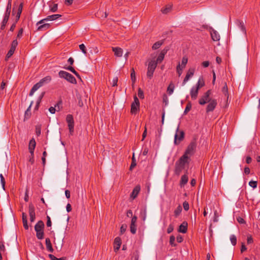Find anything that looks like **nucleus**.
Wrapping results in <instances>:
<instances>
[{
  "label": "nucleus",
  "instance_id": "obj_36",
  "mask_svg": "<svg viewBox=\"0 0 260 260\" xmlns=\"http://www.w3.org/2000/svg\"><path fill=\"white\" fill-rule=\"evenodd\" d=\"M182 211V207L180 205L178 206L174 211V215L175 217L178 216Z\"/></svg>",
  "mask_w": 260,
  "mask_h": 260
},
{
  "label": "nucleus",
  "instance_id": "obj_49",
  "mask_svg": "<svg viewBox=\"0 0 260 260\" xmlns=\"http://www.w3.org/2000/svg\"><path fill=\"white\" fill-rule=\"evenodd\" d=\"M64 69L67 70H69L70 71H71V72H72L73 74H77V72L75 70V69L71 66H69L68 67H64Z\"/></svg>",
  "mask_w": 260,
  "mask_h": 260
},
{
  "label": "nucleus",
  "instance_id": "obj_43",
  "mask_svg": "<svg viewBox=\"0 0 260 260\" xmlns=\"http://www.w3.org/2000/svg\"><path fill=\"white\" fill-rule=\"evenodd\" d=\"M222 91L224 94L225 96H228V88L226 83H225V85L222 88Z\"/></svg>",
  "mask_w": 260,
  "mask_h": 260
},
{
  "label": "nucleus",
  "instance_id": "obj_40",
  "mask_svg": "<svg viewBox=\"0 0 260 260\" xmlns=\"http://www.w3.org/2000/svg\"><path fill=\"white\" fill-rule=\"evenodd\" d=\"M230 240L233 246H235L237 244V238L234 235H232L230 237Z\"/></svg>",
  "mask_w": 260,
  "mask_h": 260
},
{
  "label": "nucleus",
  "instance_id": "obj_19",
  "mask_svg": "<svg viewBox=\"0 0 260 260\" xmlns=\"http://www.w3.org/2000/svg\"><path fill=\"white\" fill-rule=\"evenodd\" d=\"M187 226L188 224L186 222H183L179 227L178 232L183 234L186 233L187 231Z\"/></svg>",
  "mask_w": 260,
  "mask_h": 260
},
{
  "label": "nucleus",
  "instance_id": "obj_25",
  "mask_svg": "<svg viewBox=\"0 0 260 260\" xmlns=\"http://www.w3.org/2000/svg\"><path fill=\"white\" fill-rule=\"evenodd\" d=\"M9 17L10 15L5 14L4 18L3 19L1 25V29L3 30L5 28L6 25L8 22Z\"/></svg>",
  "mask_w": 260,
  "mask_h": 260
},
{
  "label": "nucleus",
  "instance_id": "obj_7",
  "mask_svg": "<svg viewBox=\"0 0 260 260\" xmlns=\"http://www.w3.org/2000/svg\"><path fill=\"white\" fill-rule=\"evenodd\" d=\"M156 67V63L154 62V60H152L148 63L147 71V77L148 79H151L152 78Z\"/></svg>",
  "mask_w": 260,
  "mask_h": 260
},
{
  "label": "nucleus",
  "instance_id": "obj_64",
  "mask_svg": "<svg viewBox=\"0 0 260 260\" xmlns=\"http://www.w3.org/2000/svg\"><path fill=\"white\" fill-rule=\"evenodd\" d=\"M202 65L204 68H207L209 66V62L208 61H205L202 63Z\"/></svg>",
  "mask_w": 260,
  "mask_h": 260
},
{
  "label": "nucleus",
  "instance_id": "obj_50",
  "mask_svg": "<svg viewBox=\"0 0 260 260\" xmlns=\"http://www.w3.org/2000/svg\"><path fill=\"white\" fill-rule=\"evenodd\" d=\"M183 208L185 211H188L189 208V204L187 201H184L183 203Z\"/></svg>",
  "mask_w": 260,
  "mask_h": 260
},
{
  "label": "nucleus",
  "instance_id": "obj_32",
  "mask_svg": "<svg viewBox=\"0 0 260 260\" xmlns=\"http://www.w3.org/2000/svg\"><path fill=\"white\" fill-rule=\"evenodd\" d=\"M32 102L31 103L30 105H29V106L28 107V108H27V109L26 110V111L25 112L24 120H25V119H28L30 116L31 114H30V107L32 105Z\"/></svg>",
  "mask_w": 260,
  "mask_h": 260
},
{
  "label": "nucleus",
  "instance_id": "obj_34",
  "mask_svg": "<svg viewBox=\"0 0 260 260\" xmlns=\"http://www.w3.org/2000/svg\"><path fill=\"white\" fill-rule=\"evenodd\" d=\"M35 207L32 203L29 204L28 207V212L29 215H36L35 214Z\"/></svg>",
  "mask_w": 260,
  "mask_h": 260
},
{
  "label": "nucleus",
  "instance_id": "obj_24",
  "mask_svg": "<svg viewBox=\"0 0 260 260\" xmlns=\"http://www.w3.org/2000/svg\"><path fill=\"white\" fill-rule=\"evenodd\" d=\"M45 243L46 245V248L47 250L50 251V252H53V249L52 246V244L50 241V240L49 238H47L46 239Z\"/></svg>",
  "mask_w": 260,
  "mask_h": 260
},
{
  "label": "nucleus",
  "instance_id": "obj_10",
  "mask_svg": "<svg viewBox=\"0 0 260 260\" xmlns=\"http://www.w3.org/2000/svg\"><path fill=\"white\" fill-rule=\"evenodd\" d=\"M134 101L131 105V113L136 114L140 109V102L138 98L135 95L134 96Z\"/></svg>",
  "mask_w": 260,
  "mask_h": 260
},
{
  "label": "nucleus",
  "instance_id": "obj_39",
  "mask_svg": "<svg viewBox=\"0 0 260 260\" xmlns=\"http://www.w3.org/2000/svg\"><path fill=\"white\" fill-rule=\"evenodd\" d=\"M49 257L51 260H66V257H62L61 258H57L54 255L50 254H49Z\"/></svg>",
  "mask_w": 260,
  "mask_h": 260
},
{
  "label": "nucleus",
  "instance_id": "obj_58",
  "mask_svg": "<svg viewBox=\"0 0 260 260\" xmlns=\"http://www.w3.org/2000/svg\"><path fill=\"white\" fill-rule=\"evenodd\" d=\"M14 53V52L9 50L8 51V53L7 54L5 59L6 60H8L10 57H11L12 56V55Z\"/></svg>",
  "mask_w": 260,
  "mask_h": 260
},
{
  "label": "nucleus",
  "instance_id": "obj_16",
  "mask_svg": "<svg viewBox=\"0 0 260 260\" xmlns=\"http://www.w3.org/2000/svg\"><path fill=\"white\" fill-rule=\"evenodd\" d=\"M36 143L34 138H32L29 143L28 149L31 156L33 157L34 152L36 147Z\"/></svg>",
  "mask_w": 260,
  "mask_h": 260
},
{
  "label": "nucleus",
  "instance_id": "obj_56",
  "mask_svg": "<svg viewBox=\"0 0 260 260\" xmlns=\"http://www.w3.org/2000/svg\"><path fill=\"white\" fill-rule=\"evenodd\" d=\"M57 7H58V5L57 4H54V5L53 6V7H51L50 8V10L52 12H55L57 11Z\"/></svg>",
  "mask_w": 260,
  "mask_h": 260
},
{
  "label": "nucleus",
  "instance_id": "obj_47",
  "mask_svg": "<svg viewBox=\"0 0 260 260\" xmlns=\"http://www.w3.org/2000/svg\"><path fill=\"white\" fill-rule=\"evenodd\" d=\"M257 182L255 181H250L249 182V185L253 188H255L257 187Z\"/></svg>",
  "mask_w": 260,
  "mask_h": 260
},
{
  "label": "nucleus",
  "instance_id": "obj_61",
  "mask_svg": "<svg viewBox=\"0 0 260 260\" xmlns=\"http://www.w3.org/2000/svg\"><path fill=\"white\" fill-rule=\"evenodd\" d=\"M23 28H21L19 29L18 32V34L17 35V38H20L22 36V34H23Z\"/></svg>",
  "mask_w": 260,
  "mask_h": 260
},
{
  "label": "nucleus",
  "instance_id": "obj_52",
  "mask_svg": "<svg viewBox=\"0 0 260 260\" xmlns=\"http://www.w3.org/2000/svg\"><path fill=\"white\" fill-rule=\"evenodd\" d=\"M139 255L137 251L133 253V256L132 258V260H139Z\"/></svg>",
  "mask_w": 260,
  "mask_h": 260
},
{
  "label": "nucleus",
  "instance_id": "obj_1",
  "mask_svg": "<svg viewBox=\"0 0 260 260\" xmlns=\"http://www.w3.org/2000/svg\"><path fill=\"white\" fill-rule=\"evenodd\" d=\"M61 16V15L60 14H54L48 16L46 18L41 20L37 23V25L41 24L38 26L37 30H43L48 29L50 27V25L49 23H45V22L56 20L57 19L60 18Z\"/></svg>",
  "mask_w": 260,
  "mask_h": 260
},
{
  "label": "nucleus",
  "instance_id": "obj_5",
  "mask_svg": "<svg viewBox=\"0 0 260 260\" xmlns=\"http://www.w3.org/2000/svg\"><path fill=\"white\" fill-rule=\"evenodd\" d=\"M196 147L197 143L196 140L194 139L189 143L183 155L189 157V155L190 156L194 154Z\"/></svg>",
  "mask_w": 260,
  "mask_h": 260
},
{
  "label": "nucleus",
  "instance_id": "obj_9",
  "mask_svg": "<svg viewBox=\"0 0 260 260\" xmlns=\"http://www.w3.org/2000/svg\"><path fill=\"white\" fill-rule=\"evenodd\" d=\"M179 127L178 126L175 135L174 144L175 145H178L184 138V132L183 131H179Z\"/></svg>",
  "mask_w": 260,
  "mask_h": 260
},
{
  "label": "nucleus",
  "instance_id": "obj_30",
  "mask_svg": "<svg viewBox=\"0 0 260 260\" xmlns=\"http://www.w3.org/2000/svg\"><path fill=\"white\" fill-rule=\"evenodd\" d=\"M22 8H23V4L22 3H21L19 6V8H18V12H17V15H16V23L17 22V21L20 18V14L22 12Z\"/></svg>",
  "mask_w": 260,
  "mask_h": 260
},
{
  "label": "nucleus",
  "instance_id": "obj_21",
  "mask_svg": "<svg viewBox=\"0 0 260 260\" xmlns=\"http://www.w3.org/2000/svg\"><path fill=\"white\" fill-rule=\"evenodd\" d=\"M112 51L114 52V55L117 57H121L123 54V50L120 47H112Z\"/></svg>",
  "mask_w": 260,
  "mask_h": 260
},
{
  "label": "nucleus",
  "instance_id": "obj_11",
  "mask_svg": "<svg viewBox=\"0 0 260 260\" xmlns=\"http://www.w3.org/2000/svg\"><path fill=\"white\" fill-rule=\"evenodd\" d=\"M66 121L68 123L70 133L71 135H72L74 128V121L73 115L71 114L67 115L66 117Z\"/></svg>",
  "mask_w": 260,
  "mask_h": 260
},
{
  "label": "nucleus",
  "instance_id": "obj_57",
  "mask_svg": "<svg viewBox=\"0 0 260 260\" xmlns=\"http://www.w3.org/2000/svg\"><path fill=\"white\" fill-rule=\"evenodd\" d=\"M173 230H174V226L172 224H170L169 225V227L168 228L167 233L168 234H170L171 233H172L173 231Z\"/></svg>",
  "mask_w": 260,
  "mask_h": 260
},
{
  "label": "nucleus",
  "instance_id": "obj_4",
  "mask_svg": "<svg viewBox=\"0 0 260 260\" xmlns=\"http://www.w3.org/2000/svg\"><path fill=\"white\" fill-rule=\"evenodd\" d=\"M44 223L42 220H39L35 226V230L36 232V236L38 239H43L44 238Z\"/></svg>",
  "mask_w": 260,
  "mask_h": 260
},
{
  "label": "nucleus",
  "instance_id": "obj_33",
  "mask_svg": "<svg viewBox=\"0 0 260 260\" xmlns=\"http://www.w3.org/2000/svg\"><path fill=\"white\" fill-rule=\"evenodd\" d=\"M163 41H159L155 42L152 46V48L153 50H156L159 48L163 44Z\"/></svg>",
  "mask_w": 260,
  "mask_h": 260
},
{
  "label": "nucleus",
  "instance_id": "obj_27",
  "mask_svg": "<svg viewBox=\"0 0 260 260\" xmlns=\"http://www.w3.org/2000/svg\"><path fill=\"white\" fill-rule=\"evenodd\" d=\"M175 88V86L172 82H171L167 88V92L169 95L173 93Z\"/></svg>",
  "mask_w": 260,
  "mask_h": 260
},
{
  "label": "nucleus",
  "instance_id": "obj_22",
  "mask_svg": "<svg viewBox=\"0 0 260 260\" xmlns=\"http://www.w3.org/2000/svg\"><path fill=\"white\" fill-rule=\"evenodd\" d=\"M140 191V186L139 185L136 186L133 189L131 194V197L133 199H135L138 196V193Z\"/></svg>",
  "mask_w": 260,
  "mask_h": 260
},
{
  "label": "nucleus",
  "instance_id": "obj_46",
  "mask_svg": "<svg viewBox=\"0 0 260 260\" xmlns=\"http://www.w3.org/2000/svg\"><path fill=\"white\" fill-rule=\"evenodd\" d=\"M183 69V68H181L180 63H179V64L177 66V69H176L177 72L179 76H181V75L182 73Z\"/></svg>",
  "mask_w": 260,
  "mask_h": 260
},
{
  "label": "nucleus",
  "instance_id": "obj_37",
  "mask_svg": "<svg viewBox=\"0 0 260 260\" xmlns=\"http://www.w3.org/2000/svg\"><path fill=\"white\" fill-rule=\"evenodd\" d=\"M131 77L132 81L133 82V86L134 83L136 82V80L135 72L134 68H132V69Z\"/></svg>",
  "mask_w": 260,
  "mask_h": 260
},
{
  "label": "nucleus",
  "instance_id": "obj_28",
  "mask_svg": "<svg viewBox=\"0 0 260 260\" xmlns=\"http://www.w3.org/2000/svg\"><path fill=\"white\" fill-rule=\"evenodd\" d=\"M188 182V176L186 175L182 176L180 180V185L184 186Z\"/></svg>",
  "mask_w": 260,
  "mask_h": 260
},
{
  "label": "nucleus",
  "instance_id": "obj_42",
  "mask_svg": "<svg viewBox=\"0 0 260 260\" xmlns=\"http://www.w3.org/2000/svg\"><path fill=\"white\" fill-rule=\"evenodd\" d=\"M175 237L174 236L172 235L170 237V244L172 246H176V244L175 243Z\"/></svg>",
  "mask_w": 260,
  "mask_h": 260
},
{
  "label": "nucleus",
  "instance_id": "obj_31",
  "mask_svg": "<svg viewBox=\"0 0 260 260\" xmlns=\"http://www.w3.org/2000/svg\"><path fill=\"white\" fill-rule=\"evenodd\" d=\"M172 5H168L166 6L165 8L161 9V12L163 14H168L172 10Z\"/></svg>",
  "mask_w": 260,
  "mask_h": 260
},
{
  "label": "nucleus",
  "instance_id": "obj_59",
  "mask_svg": "<svg viewBox=\"0 0 260 260\" xmlns=\"http://www.w3.org/2000/svg\"><path fill=\"white\" fill-rule=\"evenodd\" d=\"M17 45H18V42H17V40H14L12 42L11 46L12 47L16 49V48Z\"/></svg>",
  "mask_w": 260,
  "mask_h": 260
},
{
  "label": "nucleus",
  "instance_id": "obj_41",
  "mask_svg": "<svg viewBox=\"0 0 260 260\" xmlns=\"http://www.w3.org/2000/svg\"><path fill=\"white\" fill-rule=\"evenodd\" d=\"M187 61H188V59H187V57H183V58L182 59V61H181V65H180L181 67L184 69L185 67V66L187 63Z\"/></svg>",
  "mask_w": 260,
  "mask_h": 260
},
{
  "label": "nucleus",
  "instance_id": "obj_55",
  "mask_svg": "<svg viewBox=\"0 0 260 260\" xmlns=\"http://www.w3.org/2000/svg\"><path fill=\"white\" fill-rule=\"evenodd\" d=\"M126 228H127V225L125 224H122L121 226V228H120L121 234H123L125 232Z\"/></svg>",
  "mask_w": 260,
  "mask_h": 260
},
{
  "label": "nucleus",
  "instance_id": "obj_48",
  "mask_svg": "<svg viewBox=\"0 0 260 260\" xmlns=\"http://www.w3.org/2000/svg\"><path fill=\"white\" fill-rule=\"evenodd\" d=\"M0 178H1V182L3 186V188L4 189H5V180L3 176V175L1 174H0Z\"/></svg>",
  "mask_w": 260,
  "mask_h": 260
},
{
  "label": "nucleus",
  "instance_id": "obj_63",
  "mask_svg": "<svg viewBox=\"0 0 260 260\" xmlns=\"http://www.w3.org/2000/svg\"><path fill=\"white\" fill-rule=\"evenodd\" d=\"M163 102L167 105L168 103V99L166 94H164L163 96Z\"/></svg>",
  "mask_w": 260,
  "mask_h": 260
},
{
  "label": "nucleus",
  "instance_id": "obj_62",
  "mask_svg": "<svg viewBox=\"0 0 260 260\" xmlns=\"http://www.w3.org/2000/svg\"><path fill=\"white\" fill-rule=\"evenodd\" d=\"M47 221L46 225L48 227H50L51 226V221L50 219V217L49 216H47Z\"/></svg>",
  "mask_w": 260,
  "mask_h": 260
},
{
  "label": "nucleus",
  "instance_id": "obj_8",
  "mask_svg": "<svg viewBox=\"0 0 260 260\" xmlns=\"http://www.w3.org/2000/svg\"><path fill=\"white\" fill-rule=\"evenodd\" d=\"M211 94V90H207L204 95L200 99L199 103L201 105H204L207 102H209L212 100L210 98Z\"/></svg>",
  "mask_w": 260,
  "mask_h": 260
},
{
  "label": "nucleus",
  "instance_id": "obj_45",
  "mask_svg": "<svg viewBox=\"0 0 260 260\" xmlns=\"http://www.w3.org/2000/svg\"><path fill=\"white\" fill-rule=\"evenodd\" d=\"M138 95L139 96V97L140 98V99H144V93H143V90L141 89V88H138Z\"/></svg>",
  "mask_w": 260,
  "mask_h": 260
},
{
  "label": "nucleus",
  "instance_id": "obj_53",
  "mask_svg": "<svg viewBox=\"0 0 260 260\" xmlns=\"http://www.w3.org/2000/svg\"><path fill=\"white\" fill-rule=\"evenodd\" d=\"M0 250H1V251H2L3 252H4L6 250L5 247L4 245V242L2 239L0 241Z\"/></svg>",
  "mask_w": 260,
  "mask_h": 260
},
{
  "label": "nucleus",
  "instance_id": "obj_6",
  "mask_svg": "<svg viewBox=\"0 0 260 260\" xmlns=\"http://www.w3.org/2000/svg\"><path fill=\"white\" fill-rule=\"evenodd\" d=\"M58 75L59 77L65 79L68 82L72 84L77 83V81L75 78L72 74H70L67 72L64 71H60L58 73Z\"/></svg>",
  "mask_w": 260,
  "mask_h": 260
},
{
  "label": "nucleus",
  "instance_id": "obj_26",
  "mask_svg": "<svg viewBox=\"0 0 260 260\" xmlns=\"http://www.w3.org/2000/svg\"><path fill=\"white\" fill-rule=\"evenodd\" d=\"M205 81L203 77H200L199 79L198 83L196 85V87L200 89V88L204 86Z\"/></svg>",
  "mask_w": 260,
  "mask_h": 260
},
{
  "label": "nucleus",
  "instance_id": "obj_29",
  "mask_svg": "<svg viewBox=\"0 0 260 260\" xmlns=\"http://www.w3.org/2000/svg\"><path fill=\"white\" fill-rule=\"evenodd\" d=\"M108 14L105 12H103V11L100 10L96 13V16L98 17H102V18H106L108 16Z\"/></svg>",
  "mask_w": 260,
  "mask_h": 260
},
{
  "label": "nucleus",
  "instance_id": "obj_12",
  "mask_svg": "<svg viewBox=\"0 0 260 260\" xmlns=\"http://www.w3.org/2000/svg\"><path fill=\"white\" fill-rule=\"evenodd\" d=\"M217 101L215 99H213L210 101L206 108V112L208 113L213 111L217 106Z\"/></svg>",
  "mask_w": 260,
  "mask_h": 260
},
{
  "label": "nucleus",
  "instance_id": "obj_2",
  "mask_svg": "<svg viewBox=\"0 0 260 260\" xmlns=\"http://www.w3.org/2000/svg\"><path fill=\"white\" fill-rule=\"evenodd\" d=\"M189 157L182 155L179 160L176 162L174 170L176 175H179L180 174L182 171L184 169L185 165L189 163Z\"/></svg>",
  "mask_w": 260,
  "mask_h": 260
},
{
  "label": "nucleus",
  "instance_id": "obj_23",
  "mask_svg": "<svg viewBox=\"0 0 260 260\" xmlns=\"http://www.w3.org/2000/svg\"><path fill=\"white\" fill-rule=\"evenodd\" d=\"M22 219L24 228L25 230L28 229V225L27 224V215L25 213L23 212L22 214Z\"/></svg>",
  "mask_w": 260,
  "mask_h": 260
},
{
  "label": "nucleus",
  "instance_id": "obj_15",
  "mask_svg": "<svg viewBox=\"0 0 260 260\" xmlns=\"http://www.w3.org/2000/svg\"><path fill=\"white\" fill-rule=\"evenodd\" d=\"M194 73V69H189L183 81L182 85H184L186 82L189 79V78L192 77Z\"/></svg>",
  "mask_w": 260,
  "mask_h": 260
},
{
  "label": "nucleus",
  "instance_id": "obj_54",
  "mask_svg": "<svg viewBox=\"0 0 260 260\" xmlns=\"http://www.w3.org/2000/svg\"><path fill=\"white\" fill-rule=\"evenodd\" d=\"M136 166V163L135 160L134 153L133 154V160H132V164L131 165L130 168H129V170H132Z\"/></svg>",
  "mask_w": 260,
  "mask_h": 260
},
{
  "label": "nucleus",
  "instance_id": "obj_20",
  "mask_svg": "<svg viewBox=\"0 0 260 260\" xmlns=\"http://www.w3.org/2000/svg\"><path fill=\"white\" fill-rule=\"evenodd\" d=\"M199 89L193 87L190 90V96L192 100H196L198 96Z\"/></svg>",
  "mask_w": 260,
  "mask_h": 260
},
{
  "label": "nucleus",
  "instance_id": "obj_14",
  "mask_svg": "<svg viewBox=\"0 0 260 260\" xmlns=\"http://www.w3.org/2000/svg\"><path fill=\"white\" fill-rule=\"evenodd\" d=\"M168 50V49H164L161 50L156 60H154V62L156 63V66L157 65V63L161 62L164 60L165 55L167 53Z\"/></svg>",
  "mask_w": 260,
  "mask_h": 260
},
{
  "label": "nucleus",
  "instance_id": "obj_44",
  "mask_svg": "<svg viewBox=\"0 0 260 260\" xmlns=\"http://www.w3.org/2000/svg\"><path fill=\"white\" fill-rule=\"evenodd\" d=\"M239 26L240 27L241 30L243 31V32H244L245 34L246 31V28L244 25L243 22L242 21H239Z\"/></svg>",
  "mask_w": 260,
  "mask_h": 260
},
{
  "label": "nucleus",
  "instance_id": "obj_38",
  "mask_svg": "<svg viewBox=\"0 0 260 260\" xmlns=\"http://www.w3.org/2000/svg\"><path fill=\"white\" fill-rule=\"evenodd\" d=\"M191 104L190 102H189L186 106V108L185 109V110L184 111V115L186 114L191 109Z\"/></svg>",
  "mask_w": 260,
  "mask_h": 260
},
{
  "label": "nucleus",
  "instance_id": "obj_60",
  "mask_svg": "<svg viewBox=\"0 0 260 260\" xmlns=\"http://www.w3.org/2000/svg\"><path fill=\"white\" fill-rule=\"evenodd\" d=\"M117 82H118V77H116L114 78L112 80V86H117Z\"/></svg>",
  "mask_w": 260,
  "mask_h": 260
},
{
  "label": "nucleus",
  "instance_id": "obj_18",
  "mask_svg": "<svg viewBox=\"0 0 260 260\" xmlns=\"http://www.w3.org/2000/svg\"><path fill=\"white\" fill-rule=\"evenodd\" d=\"M210 34L213 41H218L220 40V36L215 30L212 29Z\"/></svg>",
  "mask_w": 260,
  "mask_h": 260
},
{
  "label": "nucleus",
  "instance_id": "obj_17",
  "mask_svg": "<svg viewBox=\"0 0 260 260\" xmlns=\"http://www.w3.org/2000/svg\"><path fill=\"white\" fill-rule=\"evenodd\" d=\"M114 250L115 252H117L118 250H119L121 244V240L120 238L118 237H116L114 239Z\"/></svg>",
  "mask_w": 260,
  "mask_h": 260
},
{
  "label": "nucleus",
  "instance_id": "obj_3",
  "mask_svg": "<svg viewBox=\"0 0 260 260\" xmlns=\"http://www.w3.org/2000/svg\"><path fill=\"white\" fill-rule=\"evenodd\" d=\"M52 78L50 76H46L45 77L42 79L39 82L35 84L32 88L31 89L29 93V96H32L34 92L37 90L40 87L42 86L44 84L49 83Z\"/></svg>",
  "mask_w": 260,
  "mask_h": 260
},
{
  "label": "nucleus",
  "instance_id": "obj_35",
  "mask_svg": "<svg viewBox=\"0 0 260 260\" xmlns=\"http://www.w3.org/2000/svg\"><path fill=\"white\" fill-rule=\"evenodd\" d=\"M11 3H12V0H9L8 1V4H7L6 10V12H5V14H6L10 15L11 6H12Z\"/></svg>",
  "mask_w": 260,
  "mask_h": 260
},
{
  "label": "nucleus",
  "instance_id": "obj_13",
  "mask_svg": "<svg viewBox=\"0 0 260 260\" xmlns=\"http://www.w3.org/2000/svg\"><path fill=\"white\" fill-rule=\"evenodd\" d=\"M137 220V217L134 216L131 220V223L130 225V231L133 234H135L137 231V226L136 223Z\"/></svg>",
  "mask_w": 260,
  "mask_h": 260
},
{
  "label": "nucleus",
  "instance_id": "obj_51",
  "mask_svg": "<svg viewBox=\"0 0 260 260\" xmlns=\"http://www.w3.org/2000/svg\"><path fill=\"white\" fill-rule=\"evenodd\" d=\"M79 48L84 54H86V50L85 45L83 44L79 45Z\"/></svg>",
  "mask_w": 260,
  "mask_h": 260
}]
</instances>
